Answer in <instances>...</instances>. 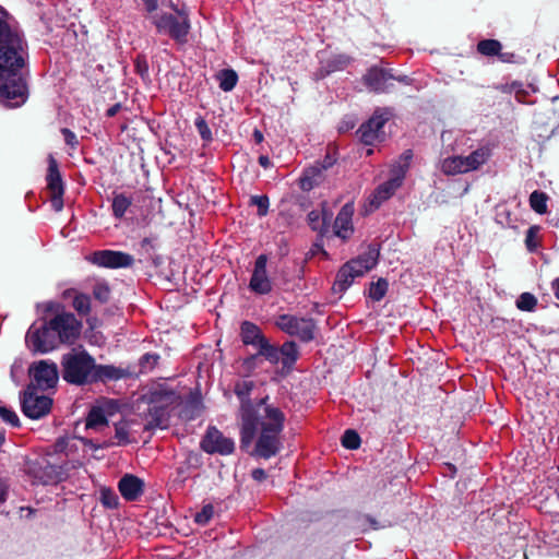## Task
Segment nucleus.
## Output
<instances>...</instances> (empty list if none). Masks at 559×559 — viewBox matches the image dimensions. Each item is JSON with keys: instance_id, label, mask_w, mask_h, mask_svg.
<instances>
[{"instance_id": "nucleus-1", "label": "nucleus", "mask_w": 559, "mask_h": 559, "mask_svg": "<svg viewBox=\"0 0 559 559\" xmlns=\"http://www.w3.org/2000/svg\"><path fill=\"white\" fill-rule=\"evenodd\" d=\"M27 43L12 16L0 8V103L22 106L27 97Z\"/></svg>"}, {"instance_id": "nucleus-2", "label": "nucleus", "mask_w": 559, "mask_h": 559, "mask_svg": "<svg viewBox=\"0 0 559 559\" xmlns=\"http://www.w3.org/2000/svg\"><path fill=\"white\" fill-rule=\"evenodd\" d=\"M254 388L253 381H238L235 384L234 392L240 402L239 419H240V448L243 451L252 445L259 419L264 408L271 406L267 404L269 396L259 400H251L250 394Z\"/></svg>"}, {"instance_id": "nucleus-3", "label": "nucleus", "mask_w": 559, "mask_h": 559, "mask_svg": "<svg viewBox=\"0 0 559 559\" xmlns=\"http://www.w3.org/2000/svg\"><path fill=\"white\" fill-rule=\"evenodd\" d=\"M285 414L275 406H267L261 413V419L254 437L255 444L250 455L269 460L276 456L282 447L281 433L284 430Z\"/></svg>"}, {"instance_id": "nucleus-4", "label": "nucleus", "mask_w": 559, "mask_h": 559, "mask_svg": "<svg viewBox=\"0 0 559 559\" xmlns=\"http://www.w3.org/2000/svg\"><path fill=\"white\" fill-rule=\"evenodd\" d=\"M62 378L75 385L93 383L95 359L84 349H72L61 360Z\"/></svg>"}, {"instance_id": "nucleus-5", "label": "nucleus", "mask_w": 559, "mask_h": 559, "mask_svg": "<svg viewBox=\"0 0 559 559\" xmlns=\"http://www.w3.org/2000/svg\"><path fill=\"white\" fill-rule=\"evenodd\" d=\"M151 402L154 406L150 408L148 428H166L170 418L168 407L175 402L173 388L166 382L157 384L151 393Z\"/></svg>"}, {"instance_id": "nucleus-6", "label": "nucleus", "mask_w": 559, "mask_h": 559, "mask_svg": "<svg viewBox=\"0 0 559 559\" xmlns=\"http://www.w3.org/2000/svg\"><path fill=\"white\" fill-rule=\"evenodd\" d=\"M275 325L286 334L298 337L304 343L314 340L317 329L312 318H298L293 314H280Z\"/></svg>"}, {"instance_id": "nucleus-7", "label": "nucleus", "mask_w": 559, "mask_h": 559, "mask_svg": "<svg viewBox=\"0 0 559 559\" xmlns=\"http://www.w3.org/2000/svg\"><path fill=\"white\" fill-rule=\"evenodd\" d=\"M489 158L487 148H478L467 156L448 157L442 163V171L445 175H457L478 169Z\"/></svg>"}, {"instance_id": "nucleus-8", "label": "nucleus", "mask_w": 559, "mask_h": 559, "mask_svg": "<svg viewBox=\"0 0 559 559\" xmlns=\"http://www.w3.org/2000/svg\"><path fill=\"white\" fill-rule=\"evenodd\" d=\"M240 337L245 345H252L258 348V355L266 360L275 359V349L262 333V330L251 321H243L240 324Z\"/></svg>"}, {"instance_id": "nucleus-9", "label": "nucleus", "mask_w": 559, "mask_h": 559, "mask_svg": "<svg viewBox=\"0 0 559 559\" xmlns=\"http://www.w3.org/2000/svg\"><path fill=\"white\" fill-rule=\"evenodd\" d=\"M49 328L56 335L58 344H72L79 337L82 325L74 314L61 312L49 320Z\"/></svg>"}, {"instance_id": "nucleus-10", "label": "nucleus", "mask_w": 559, "mask_h": 559, "mask_svg": "<svg viewBox=\"0 0 559 559\" xmlns=\"http://www.w3.org/2000/svg\"><path fill=\"white\" fill-rule=\"evenodd\" d=\"M392 112L389 108H377L372 116L357 130L360 142L373 145L382 133V128L390 120Z\"/></svg>"}, {"instance_id": "nucleus-11", "label": "nucleus", "mask_w": 559, "mask_h": 559, "mask_svg": "<svg viewBox=\"0 0 559 559\" xmlns=\"http://www.w3.org/2000/svg\"><path fill=\"white\" fill-rule=\"evenodd\" d=\"M201 449L207 454L230 455L235 451V442L215 426H209L200 442Z\"/></svg>"}, {"instance_id": "nucleus-12", "label": "nucleus", "mask_w": 559, "mask_h": 559, "mask_svg": "<svg viewBox=\"0 0 559 559\" xmlns=\"http://www.w3.org/2000/svg\"><path fill=\"white\" fill-rule=\"evenodd\" d=\"M47 192L55 211L59 212L63 207V181L58 168V163L52 155L48 157V170L46 175Z\"/></svg>"}, {"instance_id": "nucleus-13", "label": "nucleus", "mask_w": 559, "mask_h": 559, "mask_svg": "<svg viewBox=\"0 0 559 559\" xmlns=\"http://www.w3.org/2000/svg\"><path fill=\"white\" fill-rule=\"evenodd\" d=\"M26 343L35 352L47 353L58 346V341L52 330L49 328V321L41 328L32 325L26 333Z\"/></svg>"}, {"instance_id": "nucleus-14", "label": "nucleus", "mask_w": 559, "mask_h": 559, "mask_svg": "<svg viewBox=\"0 0 559 559\" xmlns=\"http://www.w3.org/2000/svg\"><path fill=\"white\" fill-rule=\"evenodd\" d=\"M26 472L33 477L34 483L43 485L57 484L62 477L60 468L45 459L28 462Z\"/></svg>"}, {"instance_id": "nucleus-15", "label": "nucleus", "mask_w": 559, "mask_h": 559, "mask_svg": "<svg viewBox=\"0 0 559 559\" xmlns=\"http://www.w3.org/2000/svg\"><path fill=\"white\" fill-rule=\"evenodd\" d=\"M203 412L204 404L199 390L190 391L183 400L177 396V416L180 419L191 421L199 418Z\"/></svg>"}, {"instance_id": "nucleus-16", "label": "nucleus", "mask_w": 559, "mask_h": 559, "mask_svg": "<svg viewBox=\"0 0 559 559\" xmlns=\"http://www.w3.org/2000/svg\"><path fill=\"white\" fill-rule=\"evenodd\" d=\"M52 400L45 395H38L34 391H27L22 399V411L25 416L38 419L50 412Z\"/></svg>"}, {"instance_id": "nucleus-17", "label": "nucleus", "mask_w": 559, "mask_h": 559, "mask_svg": "<svg viewBox=\"0 0 559 559\" xmlns=\"http://www.w3.org/2000/svg\"><path fill=\"white\" fill-rule=\"evenodd\" d=\"M394 79L391 69L371 67L362 76L364 84L374 93H389L392 84L389 82Z\"/></svg>"}, {"instance_id": "nucleus-18", "label": "nucleus", "mask_w": 559, "mask_h": 559, "mask_svg": "<svg viewBox=\"0 0 559 559\" xmlns=\"http://www.w3.org/2000/svg\"><path fill=\"white\" fill-rule=\"evenodd\" d=\"M267 257L260 254L254 262L249 288L259 295H266L272 290V283L266 272Z\"/></svg>"}, {"instance_id": "nucleus-19", "label": "nucleus", "mask_w": 559, "mask_h": 559, "mask_svg": "<svg viewBox=\"0 0 559 559\" xmlns=\"http://www.w3.org/2000/svg\"><path fill=\"white\" fill-rule=\"evenodd\" d=\"M91 262L104 267H126L133 263V258L120 251L99 250L91 255Z\"/></svg>"}, {"instance_id": "nucleus-20", "label": "nucleus", "mask_w": 559, "mask_h": 559, "mask_svg": "<svg viewBox=\"0 0 559 559\" xmlns=\"http://www.w3.org/2000/svg\"><path fill=\"white\" fill-rule=\"evenodd\" d=\"M118 409V404L112 400H105L93 406L86 418V427L99 429L107 425V419Z\"/></svg>"}, {"instance_id": "nucleus-21", "label": "nucleus", "mask_w": 559, "mask_h": 559, "mask_svg": "<svg viewBox=\"0 0 559 559\" xmlns=\"http://www.w3.org/2000/svg\"><path fill=\"white\" fill-rule=\"evenodd\" d=\"M31 372L40 389L53 388L58 381V370L53 362L39 361L32 367Z\"/></svg>"}, {"instance_id": "nucleus-22", "label": "nucleus", "mask_w": 559, "mask_h": 559, "mask_svg": "<svg viewBox=\"0 0 559 559\" xmlns=\"http://www.w3.org/2000/svg\"><path fill=\"white\" fill-rule=\"evenodd\" d=\"M354 215V205L346 203L342 206L334 221V234L343 240H347L354 233L352 218Z\"/></svg>"}, {"instance_id": "nucleus-23", "label": "nucleus", "mask_w": 559, "mask_h": 559, "mask_svg": "<svg viewBox=\"0 0 559 559\" xmlns=\"http://www.w3.org/2000/svg\"><path fill=\"white\" fill-rule=\"evenodd\" d=\"M118 489L123 499L135 501L144 491V481L135 475L126 474L120 478Z\"/></svg>"}, {"instance_id": "nucleus-24", "label": "nucleus", "mask_w": 559, "mask_h": 559, "mask_svg": "<svg viewBox=\"0 0 559 559\" xmlns=\"http://www.w3.org/2000/svg\"><path fill=\"white\" fill-rule=\"evenodd\" d=\"M275 359L269 360L273 365L282 361L283 368L290 371L299 357L298 346L294 341L285 342L281 347L274 345Z\"/></svg>"}, {"instance_id": "nucleus-25", "label": "nucleus", "mask_w": 559, "mask_h": 559, "mask_svg": "<svg viewBox=\"0 0 559 559\" xmlns=\"http://www.w3.org/2000/svg\"><path fill=\"white\" fill-rule=\"evenodd\" d=\"M64 301H71V306L81 317H86L91 312V298L88 295L76 288H68L61 295Z\"/></svg>"}, {"instance_id": "nucleus-26", "label": "nucleus", "mask_w": 559, "mask_h": 559, "mask_svg": "<svg viewBox=\"0 0 559 559\" xmlns=\"http://www.w3.org/2000/svg\"><path fill=\"white\" fill-rule=\"evenodd\" d=\"M129 374V371L114 365H97L95 362L93 383L120 380Z\"/></svg>"}, {"instance_id": "nucleus-27", "label": "nucleus", "mask_w": 559, "mask_h": 559, "mask_svg": "<svg viewBox=\"0 0 559 559\" xmlns=\"http://www.w3.org/2000/svg\"><path fill=\"white\" fill-rule=\"evenodd\" d=\"M414 157L413 150H405L392 164L390 167V178L396 180L397 182L403 185V181L406 177V174L411 167L412 160Z\"/></svg>"}, {"instance_id": "nucleus-28", "label": "nucleus", "mask_w": 559, "mask_h": 559, "mask_svg": "<svg viewBox=\"0 0 559 559\" xmlns=\"http://www.w3.org/2000/svg\"><path fill=\"white\" fill-rule=\"evenodd\" d=\"M350 62V58L346 55H337L321 62L320 68L316 71V80H322L333 72L344 70Z\"/></svg>"}, {"instance_id": "nucleus-29", "label": "nucleus", "mask_w": 559, "mask_h": 559, "mask_svg": "<svg viewBox=\"0 0 559 559\" xmlns=\"http://www.w3.org/2000/svg\"><path fill=\"white\" fill-rule=\"evenodd\" d=\"M401 186L402 183L389 178L374 190L371 204L377 207L380 206V204L390 199Z\"/></svg>"}, {"instance_id": "nucleus-30", "label": "nucleus", "mask_w": 559, "mask_h": 559, "mask_svg": "<svg viewBox=\"0 0 559 559\" xmlns=\"http://www.w3.org/2000/svg\"><path fill=\"white\" fill-rule=\"evenodd\" d=\"M323 168L317 163L304 170L302 176L299 179L300 189L304 191H310L320 183L322 178Z\"/></svg>"}, {"instance_id": "nucleus-31", "label": "nucleus", "mask_w": 559, "mask_h": 559, "mask_svg": "<svg viewBox=\"0 0 559 559\" xmlns=\"http://www.w3.org/2000/svg\"><path fill=\"white\" fill-rule=\"evenodd\" d=\"M352 263L348 261L336 273L332 289L334 293H344L354 282L356 276L352 272Z\"/></svg>"}, {"instance_id": "nucleus-32", "label": "nucleus", "mask_w": 559, "mask_h": 559, "mask_svg": "<svg viewBox=\"0 0 559 559\" xmlns=\"http://www.w3.org/2000/svg\"><path fill=\"white\" fill-rule=\"evenodd\" d=\"M380 246L378 243L368 245L367 251L359 254L357 258L349 260L352 264H362L368 271L372 270L379 260Z\"/></svg>"}, {"instance_id": "nucleus-33", "label": "nucleus", "mask_w": 559, "mask_h": 559, "mask_svg": "<svg viewBox=\"0 0 559 559\" xmlns=\"http://www.w3.org/2000/svg\"><path fill=\"white\" fill-rule=\"evenodd\" d=\"M189 31L190 22L185 7L177 8V46L188 41Z\"/></svg>"}, {"instance_id": "nucleus-34", "label": "nucleus", "mask_w": 559, "mask_h": 559, "mask_svg": "<svg viewBox=\"0 0 559 559\" xmlns=\"http://www.w3.org/2000/svg\"><path fill=\"white\" fill-rule=\"evenodd\" d=\"M216 80L222 91L230 92L237 85L238 74L234 69H223L217 72Z\"/></svg>"}, {"instance_id": "nucleus-35", "label": "nucleus", "mask_w": 559, "mask_h": 559, "mask_svg": "<svg viewBox=\"0 0 559 559\" xmlns=\"http://www.w3.org/2000/svg\"><path fill=\"white\" fill-rule=\"evenodd\" d=\"M502 50V45L497 39H483L477 44V52L485 57H496Z\"/></svg>"}, {"instance_id": "nucleus-36", "label": "nucleus", "mask_w": 559, "mask_h": 559, "mask_svg": "<svg viewBox=\"0 0 559 559\" xmlns=\"http://www.w3.org/2000/svg\"><path fill=\"white\" fill-rule=\"evenodd\" d=\"M389 283L385 278L380 277L377 282H371L368 297L373 301H380L388 293Z\"/></svg>"}, {"instance_id": "nucleus-37", "label": "nucleus", "mask_w": 559, "mask_h": 559, "mask_svg": "<svg viewBox=\"0 0 559 559\" xmlns=\"http://www.w3.org/2000/svg\"><path fill=\"white\" fill-rule=\"evenodd\" d=\"M530 206L537 214H545L547 212L548 195L545 192L535 190L530 195Z\"/></svg>"}, {"instance_id": "nucleus-38", "label": "nucleus", "mask_w": 559, "mask_h": 559, "mask_svg": "<svg viewBox=\"0 0 559 559\" xmlns=\"http://www.w3.org/2000/svg\"><path fill=\"white\" fill-rule=\"evenodd\" d=\"M308 224L314 231H319L321 235L328 231L326 217L321 215V212L313 210L308 213Z\"/></svg>"}, {"instance_id": "nucleus-39", "label": "nucleus", "mask_w": 559, "mask_h": 559, "mask_svg": "<svg viewBox=\"0 0 559 559\" xmlns=\"http://www.w3.org/2000/svg\"><path fill=\"white\" fill-rule=\"evenodd\" d=\"M154 23L159 33H165L175 38V19L171 14L154 16Z\"/></svg>"}, {"instance_id": "nucleus-40", "label": "nucleus", "mask_w": 559, "mask_h": 559, "mask_svg": "<svg viewBox=\"0 0 559 559\" xmlns=\"http://www.w3.org/2000/svg\"><path fill=\"white\" fill-rule=\"evenodd\" d=\"M131 205V199L128 198L127 195L120 193V194H116L114 197V200H112V213L115 215V217L117 218H121L127 210L130 207Z\"/></svg>"}, {"instance_id": "nucleus-41", "label": "nucleus", "mask_w": 559, "mask_h": 559, "mask_svg": "<svg viewBox=\"0 0 559 559\" xmlns=\"http://www.w3.org/2000/svg\"><path fill=\"white\" fill-rule=\"evenodd\" d=\"M99 501L105 508L108 509H116L119 506V498L117 493L108 487L100 488Z\"/></svg>"}, {"instance_id": "nucleus-42", "label": "nucleus", "mask_w": 559, "mask_h": 559, "mask_svg": "<svg viewBox=\"0 0 559 559\" xmlns=\"http://www.w3.org/2000/svg\"><path fill=\"white\" fill-rule=\"evenodd\" d=\"M341 442L345 449L356 450L360 447L361 439L356 430L347 429L344 431Z\"/></svg>"}, {"instance_id": "nucleus-43", "label": "nucleus", "mask_w": 559, "mask_h": 559, "mask_svg": "<svg viewBox=\"0 0 559 559\" xmlns=\"http://www.w3.org/2000/svg\"><path fill=\"white\" fill-rule=\"evenodd\" d=\"M536 306L537 298L531 293H522L516 300V307L522 311H534Z\"/></svg>"}, {"instance_id": "nucleus-44", "label": "nucleus", "mask_w": 559, "mask_h": 559, "mask_svg": "<svg viewBox=\"0 0 559 559\" xmlns=\"http://www.w3.org/2000/svg\"><path fill=\"white\" fill-rule=\"evenodd\" d=\"M115 438L118 441V444H127L131 441L130 438V423L120 421L116 425L115 428Z\"/></svg>"}, {"instance_id": "nucleus-45", "label": "nucleus", "mask_w": 559, "mask_h": 559, "mask_svg": "<svg viewBox=\"0 0 559 559\" xmlns=\"http://www.w3.org/2000/svg\"><path fill=\"white\" fill-rule=\"evenodd\" d=\"M538 231H539V227L534 225V226H531L527 230H526V235H525V246H526V249L530 251V252H534L537 250V248L539 247V242L537 241V235H538Z\"/></svg>"}, {"instance_id": "nucleus-46", "label": "nucleus", "mask_w": 559, "mask_h": 559, "mask_svg": "<svg viewBox=\"0 0 559 559\" xmlns=\"http://www.w3.org/2000/svg\"><path fill=\"white\" fill-rule=\"evenodd\" d=\"M195 128L204 142H211L213 140L212 131L202 116H198L194 121Z\"/></svg>"}, {"instance_id": "nucleus-47", "label": "nucleus", "mask_w": 559, "mask_h": 559, "mask_svg": "<svg viewBox=\"0 0 559 559\" xmlns=\"http://www.w3.org/2000/svg\"><path fill=\"white\" fill-rule=\"evenodd\" d=\"M250 204L258 207V215L260 217L265 216L269 212L270 200L267 195H252Z\"/></svg>"}, {"instance_id": "nucleus-48", "label": "nucleus", "mask_w": 559, "mask_h": 559, "mask_svg": "<svg viewBox=\"0 0 559 559\" xmlns=\"http://www.w3.org/2000/svg\"><path fill=\"white\" fill-rule=\"evenodd\" d=\"M159 356L156 354L147 353L143 355L140 359V370L141 372L151 371L158 362Z\"/></svg>"}, {"instance_id": "nucleus-49", "label": "nucleus", "mask_w": 559, "mask_h": 559, "mask_svg": "<svg viewBox=\"0 0 559 559\" xmlns=\"http://www.w3.org/2000/svg\"><path fill=\"white\" fill-rule=\"evenodd\" d=\"M94 298L100 302H106L110 296V289L106 283H96L93 287Z\"/></svg>"}, {"instance_id": "nucleus-50", "label": "nucleus", "mask_w": 559, "mask_h": 559, "mask_svg": "<svg viewBox=\"0 0 559 559\" xmlns=\"http://www.w3.org/2000/svg\"><path fill=\"white\" fill-rule=\"evenodd\" d=\"M522 87V83L514 81L512 83H502V84H496L493 85V88L496 91H499L503 94H511L513 91L516 92V97L519 98L520 88Z\"/></svg>"}, {"instance_id": "nucleus-51", "label": "nucleus", "mask_w": 559, "mask_h": 559, "mask_svg": "<svg viewBox=\"0 0 559 559\" xmlns=\"http://www.w3.org/2000/svg\"><path fill=\"white\" fill-rule=\"evenodd\" d=\"M0 416L5 423L12 426H19V417L12 409L0 406Z\"/></svg>"}, {"instance_id": "nucleus-52", "label": "nucleus", "mask_w": 559, "mask_h": 559, "mask_svg": "<svg viewBox=\"0 0 559 559\" xmlns=\"http://www.w3.org/2000/svg\"><path fill=\"white\" fill-rule=\"evenodd\" d=\"M213 516V507L211 504L205 506L201 512L197 513L195 522L205 524Z\"/></svg>"}, {"instance_id": "nucleus-53", "label": "nucleus", "mask_w": 559, "mask_h": 559, "mask_svg": "<svg viewBox=\"0 0 559 559\" xmlns=\"http://www.w3.org/2000/svg\"><path fill=\"white\" fill-rule=\"evenodd\" d=\"M61 133L63 134L64 141L69 146L72 148L78 146L79 141L74 132H72L70 129L63 128Z\"/></svg>"}, {"instance_id": "nucleus-54", "label": "nucleus", "mask_w": 559, "mask_h": 559, "mask_svg": "<svg viewBox=\"0 0 559 559\" xmlns=\"http://www.w3.org/2000/svg\"><path fill=\"white\" fill-rule=\"evenodd\" d=\"M251 477L257 481H263L267 478V474H266L265 469L259 467V468H254L251 472Z\"/></svg>"}, {"instance_id": "nucleus-55", "label": "nucleus", "mask_w": 559, "mask_h": 559, "mask_svg": "<svg viewBox=\"0 0 559 559\" xmlns=\"http://www.w3.org/2000/svg\"><path fill=\"white\" fill-rule=\"evenodd\" d=\"M500 61L504 63H513L515 62V53L514 52H502L500 50L499 55L497 56Z\"/></svg>"}, {"instance_id": "nucleus-56", "label": "nucleus", "mask_w": 559, "mask_h": 559, "mask_svg": "<svg viewBox=\"0 0 559 559\" xmlns=\"http://www.w3.org/2000/svg\"><path fill=\"white\" fill-rule=\"evenodd\" d=\"M176 204L178 205V207L181 210L183 209V215H182V218L186 217L185 213L187 212L188 213V216H189V222L191 223V217L193 216V211L192 209L190 207V205L188 203L185 204L183 206V203L180 201V200H177L176 201Z\"/></svg>"}, {"instance_id": "nucleus-57", "label": "nucleus", "mask_w": 559, "mask_h": 559, "mask_svg": "<svg viewBox=\"0 0 559 559\" xmlns=\"http://www.w3.org/2000/svg\"><path fill=\"white\" fill-rule=\"evenodd\" d=\"M352 272H353V274H354L356 277H360V276H362L366 272H368V270H367V269H365L362 264L358 263V264H353V265H352Z\"/></svg>"}, {"instance_id": "nucleus-58", "label": "nucleus", "mask_w": 559, "mask_h": 559, "mask_svg": "<svg viewBox=\"0 0 559 559\" xmlns=\"http://www.w3.org/2000/svg\"><path fill=\"white\" fill-rule=\"evenodd\" d=\"M318 163L323 168V170H326L334 165L335 159L331 155L328 154L322 162H318Z\"/></svg>"}, {"instance_id": "nucleus-59", "label": "nucleus", "mask_w": 559, "mask_h": 559, "mask_svg": "<svg viewBox=\"0 0 559 559\" xmlns=\"http://www.w3.org/2000/svg\"><path fill=\"white\" fill-rule=\"evenodd\" d=\"M393 80H395L404 85H411L413 83V79L407 75H397V76L394 75Z\"/></svg>"}, {"instance_id": "nucleus-60", "label": "nucleus", "mask_w": 559, "mask_h": 559, "mask_svg": "<svg viewBox=\"0 0 559 559\" xmlns=\"http://www.w3.org/2000/svg\"><path fill=\"white\" fill-rule=\"evenodd\" d=\"M148 12L154 11L157 8V0H142Z\"/></svg>"}, {"instance_id": "nucleus-61", "label": "nucleus", "mask_w": 559, "mask_h": 559, "mask_svg": "<svg viewBox=\"0 0 559 559\" xmlns=\"http://www.w3.org/2000/svg\"><path fill=\"white\" fill-rule=\"evenodd\" d=\"M7 497V485L3 479L0 478V501H4Z\"/></svg>"}, {"instance_id": "nucleus-62", "label": "nucleus", "mask_w": 559, "mask_h": 559, "mask_svg": "<svg viewBox=\"0 0 559 559\" xmlns=\"http://www.w3.org/2000/svg\"><path fill=\"white\" fill-rule=\"evenodd\" d=\"M551 289L555 294V297L559 300V277L551 282Z\"/></svg>"}, {"instance_id": "nucleus-63", "label": "nucleus", "mask_w": 559, "mask_h": 559, "mask_svg": "<svg viewBox=\"0 0 559 559\" xmlns=\"http://www.w3.org/2000/svg\"><path fill=\"white\" fill-rule=\"evenodd\" d=\"M259 164L264 167V168H267L270 165H271V160L269 158V156L266 155H261L259 157Z\"/></svg>"}, {"instance_id": "nucleus-64", "label": "nucleus", "mask_w": 559, "mask_h": 559, "mask_svg": "<svg viewBox=\"0 0 559 559\" xmlns=\"http://www.w3.org/2000/svg\"><path fill=\"white\" fill-rule=\"evenodd\" d=\"M119 110H120V105L116 104V105L111 106L110 108H108L106 114L108 117H114L117 115V112Z\"/></svg>"}]
</instances>
